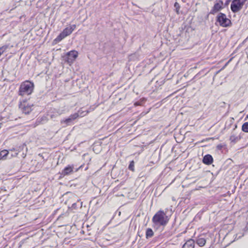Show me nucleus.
<instances>
[{"mask_svg":"<svg viewBox=\"0 0 248 248\" xmlns=\"http://www.w3.org/2000/svg\"><path fill=\"white\" fill-rule=\"evenodd\" d=\"M78 52L76 50H71L67 53L64 60L69 65L72 64L78 56Z\"/></svg>","mask_w":248,"mask_h":248,"instance_id":"423d86ee","label":"nucleus"},{"mask_svg":"<svg viewBox=\"0 0 248 248\" xmlns=\"http://www.w3.org/2000/svg\"><path fill=\"white\" fill-rule=\"evenodd\" d=\"M134 162L133 161H131L128 166V168L130 170H132V171H134Z\"/></svg>","mask_w":248,"mask_h":248,"instance_id":"412c9836","label":"nucleus"},{"mask_svg":"<svg viewBox=\"0 0 248 248\" xmlns=\"http://www.w3.org/2000/svg\"><path fill=\"white\" fill-rule=\"evenodd\" d=\"M248 229V224H247V226L244 228L243 232H246Z\"/></svg>","mask_w":248,"mask_h":248,"instance_id":"393cba45","label":"nucleus"},{"mask_svg":"<svg viewBox=\"0 0 248 248\" xmlns=\"http://www.w3.org/2000/svg\"><path fill=\"white\" fill-rule=\"evenodd\" d=\"M73 169L74 167L73 166L68 165L63 170L62 174L63 175H68L73 171Z\"/></svg>","mask_w":248,"mask_h":248,"instance_id":"9b49d317","label":"nucleus"},{"mask_svg":"<svg viewBox=\"0 0 248 248\" xmlns=\"http://www.w3.org/2000/svg\"><path fill=\"white\" fill-rule=\"evenodd\" d=\"M34 89V84L29 80L23 82L19 87L18 94L21 96L31 94Z\"/></svg>","mask_w":248,"mask_h":248,"instance_id":"f03ea898","label":"nucleus"},{"mask_svg":"<svg viewBox=\"0 0 248 248\" xmlns=\"http://www.w3.org/2000/svg\"><path fill=\"white\" fill-rule=\"evenodd\" d=\"M242 130L244 132L248 133V122L243 124L242 126Z\"/></svg>","mask_w":248,"mask_h":248,"instance_id":"a211bd4d","label":"nucleus"},{"mask_svg":"<svg viewBox=\"0 0 248 248\" xmlns=\"http://www.w3.org/2000/svg\"><path fill=\"white\" fill-rule=\"evenodd\" d=\"M78 117V115L74 113L71 115L68 118L62 121L61 123L65 124L66 125H70L72 124V121Z\"/></svg>","mask_w":248,"mask_h":248,"instance_id":"6e6552de","label":"nucleus"},{"mask_svg":"<svg viewBox=\"0 0 248 248\" xmlns=\"http://www.w3.org/2000/svg\"><path fill=\"white\" fill-rule=\"evenodd\" d=\"M19 107L23 113L28 114L31 110L32 105L26 101H24L20 103Z\"/></svg>","mask_w":248,"mask_h":248,"instance_id":"0eeeda50","label":"nucleus"},{"mask_svg":"<svg viewBox=\"0 0 248 248\" xmlns=\"http://www.w3.org/2000/svg\"><path fill=\"white\" fill-rule=\"evenodd\" d=\"M76 25H72L64 29L63 31L55 39V41L59 42L72 33L76 29Z\"/></svg>","mask_w":248,"mask_h":248,"instance_id":"7ed1b4c3","label":"nucleus"},{"mask_svg":"<svg viewBox=\"0 0 248 248\" xmlns=\"http://www.w3.org/2000/svg\"><path fill=\"white\" fill-rule=\"evenodd\" d=\"M222 3H216L215 4L213 9L211 10L210 13L211 14H215L218 12L222 8Z\"/></svg>","mask_w":248,"mask_h":248,"instance_id":"1a4fd4ad","label":"nucleus"},{"mask_svg":"<svg viewBox=\"0 0 248 248\" xmlns=\"http://www.w3.org/2000/svg\"><path fill=\"white\" fill-rule=\"evenodd\" d=\"M88 113V111L87 110H83L82 108L80 109L77 113H75V114H77L78 115V117H84Z\"/></svg>","mask_w":248,"mask_h":248,"instance_id":"2eb2a0df","label":"nucleus"},{"mask_svg":"<svg viewBox=\"0 0 248 248\" xmlns=\"http://www.w3.org/2000/svg\"><path fill=\"white\" fill-rule=\"evenodd\" d=\"M135 105H136V106H138V105H139V104L138 102H136V103H135Z\"/></svg>","mask_w":248,"mask_h":248,"instance_id":"a878e982","label":"nucleus"},{"mask_svg":"<svg viewBox=\"0 0 248 248\" xmlns=\"http://www.w3.org/2000/svg\"><path fill=\"white\" fill-rule=\"evenodd\" d=\"M196 243L200 247H202L205 245L206 240L204 238L200 236L197 239Z\"/></svg>","mask_w":248,"mask_h":248,"instance_id":"4468645a","label":"nucleus"},{"mask_svg":"<svg viewBox=\"0 0 248 248\" xmlns=\"http://www.w3.org/2000/svg\"><path fill=\"white\" fill-rule=\"evenodd\" d=\"M174 7L176 8V9H179L180 8V6L179 5V4L178 2H175L174 5Z\"/></svg>","mask_w":248,"mask_h":248,"instance_id":"b1692460","label":"nucleus"},{"mask_svg":"<svg viewBox=\"0 0 248 248\" xmlns=\"http://www.w3.org/2000/svg\"><path fill=\"white\" fill-rule=\"evenodd\" d=\"M9 155V152L6 150H3L0 152V157L2 159H6Z\"/></svg>","mask_w":248,"mask_h":248,"instance_id":"ddd939ff","label":"nucleus"},{"mask_svg":"<svg viewBox=\"0 0 248 248\" xmlns=\"http://www.w3.org/2000/svg\"><path fill=\"white\" fill-rule=\"evenodd\" d=\"M8 46H3L0 47V56L6 50Z\"/></svg>","mask_w":248,"mask_h":248,"instance_id":"aec40b11","label":"nucleus"},{"mask_svg":"<svg viewBox=\"0 0 248 248\" xmlns=\"http://www.w3.org/2000/svg\"><path fill=\"white\" fill-rule=\"evenodd\" d=\"M194 241L193 239H189L187 241L183 246L182 248H194Z\"/></svg>","mask_w":248,"mask_h":248,"instance_id":"f8f14e48","label":"nucleus"},{"mask_svg":"<svg viewBox=\"0 0 248 248\" xmlns=\"http://www.w3.org/2000/svg\"><path fill=\"white\" fill-rule=\"evenodd\" d=\"M217 22L219 23L220 26L223 27H227L231 25V20L227 18L225 14L220 13L217 16Z\"/></svg>","mask_w":248,"mask_h":248,"instance_id":"20e7f679","label":"nucleus"},{"mask_svg":"<svg viewBox=\"0 0 248 248\" xmlns=\"http://www.w3.org/2000/svg\"><path fill=\"white\" fill-rule=\"evenodd\" d=\"M246 1L244 0H233L231 4V9L233 13L239 12Z\"/></svg>","mask_w":248,"mask_h":248,"instance_id":"39448f33","label":"nucleus"},{"mask_svg":"<svg viewBox=\"0 0 248 248\" xmlns=\"http://www.w3.org/2000/svg\"><path fill=\"white\" fill-rule=\"evenodd\" d=\"M244 1H247V0H244Z\"/></svg>","mask_w":248,"mask_h":248,"instance_id":"bb28decb","label":"nucleus"},{"mask_svg":"<svg viewBox=\"0 0 248 248\" xmlns=\"http://www.w3.org/2000/svg\"><path fill=\"white\" fill-rule=\"evenodd\" d=\"M213 160L212 156L210 155H207L203 157L202 161L205 164L210 165L213 162Z\"/></svg>","mask_w":248,"mask_h":248,"instance_id":"9d476101","label":"nucleus"},{"mask_svg":"<svg viewBox=\"0 0 248 248\" xmlns=\"http://www.w3.org/2000/svg\"><path fill=\"white\" fill-rule=\"evenodd\" d=\"M169 218L166 213L163 210H159L154 216L153 222L156 225L165 226L168 222Z\"/></svg>","mask_w":248,"mask_h":248,"instance_id":"f257e3e1","label":"nucleus"},{"mask_svg":"<svg viewBox=\"0 0 248 248\" xmlns=\"http://www.w3.org/2000/svg\"><path fill=\"white\" fill-rule=\"evenodd\" d=\"M154 232L151 228H148L146 231V237L147 239L151 238L154 236Z\"/></svg>","mask_w":248,"mask_h":248,"instance_id":"f3484780","label":"nucleus"},{"mask_svg":"<svg viewBox=\"0 0 248 248\" xmlns=\"http://www.w3.org/2000/svg\"><path fill=\"white\" fill-rule=\"evenodd\" d=\"M239 138L238 137L235 136V135H232L230 137V140L232 142H235L236 140H238Z\"/></svg>","mask_w":248,"mask_h":248,"instance_id":"6ab92c4d","label":"nucleus"},{"mask_svg":"<svg viewBox=\"0 0 248 248\" xmlns=\"http://www.w3.org/2000/svg\"><path fill=\"white\" fill-rule=\"evenodd\" d=\"M244 234V232H241V233H236V237H235V239H239L240 238H241Z\"/></svg>","mask_w":248,"mask_h":248,"instance_id":"4be33fe9","label":"nucleus"},{"mask_svg":"<svg viewBox=\"0 0 248 248\" xmlns=\"http://www.w3.org/2000/svg\"><path fill=\"white\" fill-rule=\"evenodd\" d=\"M15 153L14 154H11L10 156H8V158H11L13 157L16 156L18 155V152H16V151H14Z\"/></svg>","mask_w":248,"mask_h":248,"instance_id":"5701e85b","label":"nucleus"},{"mask_svg":"<svg viewBox=\"0 0 248 248\" xmlns=\"http://www.w3.org/2000/svg\"><path fill=\"white\" fill-rule=\"evenodd\" d=\"M26 145L25 144H23L21 145L20 146L16 147V148H13L12 149H11L10 151L11 152L16 151V152H18V153L19 152H20V151L23 150V149L26 147Z\"/></svg>","mask_w":248,"mask_h":248,"instance_id":"dca6fc26","label":"nucleus"}]
</instances>
